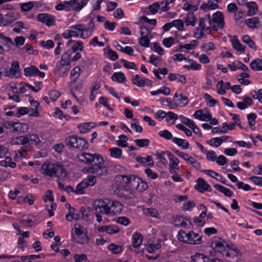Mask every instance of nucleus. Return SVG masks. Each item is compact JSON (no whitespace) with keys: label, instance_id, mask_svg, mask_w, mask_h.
<instances>
[{"label":"nucleus","instance_id":"864d4df0","mask_svg":"<svg viewBox=\"0 0 262 262\" xmlns=\"http://www.w3.org/2000/svg\"><path fill=\"white\" fill-rule=\"evenodd\" d=\"M28 151V147L27 146L21 147L20 149L16 151L15 156L14 157L15 160H16L24 157V153L27 152Z\"/></svg>","mask_w":262,"mask_h":262},{"label":"nucleus","instance_id":"9b49d317","mask_svg":"<svg viewBox=\"0 0 262 262\" xmlns=\"http://www.w3.org/2000/svg\"><path fill=\"white\" fill-rule=\"evenodd\" d=\"M111 203V200L108 199L97 200L94 202L93 208L95 212L102 214L110 215Z\"/></svg>","mask_w":262,"mask_h":262},{"label":"nucleus","instance_id":"f8f14e48","mask_svg":"<svg viewBox=\"0 0 262 262\" xmlns=\"http://www.w3.org/2000/svg\"><path fill=\"white\" fill-rule=\"evenodd\" d=\"M100 155L98 154H92L89 152H83L77 155L78 161L81 163L92 165Z\"/></svg>","mask_w":262,"mask_h":262},{"label":"nucleus","instance_id":"6e6552de","mask_svg":"<svg viewBox=\"0 0 262 262\" xmlns=\"http://www.w3.org/2000/svg\"><path fill=\"white\" fill-rule=\"evenodd\" d=\"M20 76V67L18 61H13L8 70L6 68L0 69V77L2 76L9 77L11 78H17Z\"/></svg>","mask_w":262,"mask_h":262},{"label":"nucleus","instance_id":"774afa93","mask_svg":"<svg viewBox=\"0 0 262 262\" xmlns=\"http://www.w3.org/2000/svg\"><path fill=\"white\" fill-rule=\"evenodd\" d=\"M159 8L160 5L158 2L154 3L152 5H149L147 8L149 10L150 13L152 14H156Z\"/></svg>","mask_w":262,"mask_h":262},{"label":"nucleus","instance_id":"1a4fd4ad","mask_svg":"<svg viewBox=\"0 0 262 262\" xmlns=\"http://www.w3.org/2000/svg\"><path fill=\"white\" fill-rule=\"evenodd\" d=\"M66 143L68 146L80 150L87 149L89 147L88 142L86 140L76 136L69 137L66 139Z\"/></svg>","mask_w":262,"mask_h":262},{"label":"nucleus","instance_id":"dca6fc26","mask_svg":"<svg viewBox=\"0 0 262 262\" xmlns=\"http://www.w3.org/2000/svg\"><path fill=\"white\" fill-rule=\"evenodd\" d=\"M134 176H124L119 175L116 177L115 180L119 183L121 186L126 187L125 190H127V188H130V182L133 179Z\"/></svg>","mask_w":262,"mask_h":262},{"label":"nucleus","instance_id":"c85d7f7f","mask_svg":"<svg viewBox=\"0 0 262 262\" xmlns=\"http://www.w3.org/2000/svg\"><path fill=\"white\" fill-rule=\"evenodd\" d=\"M173 224L175 227H185L187 225L186 219L182 216H176L173 217Z\"/></svg>","mask_w":262,"mask_h":262},{"label":"nucleus","instance_id":"412c9836","mask_svg":"<svg viewBox=\"0 0 262 262\" xmlns=\"http://www.w3.org/2000/svg\"><path fill=\"white\" fill-rule=\"evenodd\" d=\"M31 108L29 111L30 116L38 117L39 116V112L41 110V107L38 101L32 100L30 101Z\"/></svg>","mask_w":262,"mask_h":262},{"label":"nucleus","instance_id":"603ef678","mask_svg":"<svg viewBox=\"0 0 262 262\" xmlns=\"http://www.w3.org/2000/svg\"><path fill=\"white\" fill-rule=\"evenodd\" d=\"M204 98L206 101L207 104L210 107L214 106L215 104L217 103V101L215 99H213L211 95L208 93L204 94Z\"/></svg>","mask_w":262,"mask_h":262},{"label":"nucleus","instance_id":"3c124183","mask_svg":"<svg viewBox=\"0 0 262 262\" xmlns=\"http://www.w3.org/2000/svg\"><path fill=\"white\" fill-rule=\"evenodd\" d=\"M88 187L84 182L83 180L81 182L78 184L76 187V189L74 190V192L76 194H83L84 193V189Z\"/></svg>","mask_w":262,"mask_h":262},{"label":"nucleus","instance_id":"79ce46f5","mask_svg":"<svg viewBox=\"0 0 262 262\" xmlns=\"http://www.w3.org/2000/svg\"><path fill=\"white\" fill-rule=\"evenodd\" d=\"M213 186L216 190H219L222 193H223L224 195L230 197L233 194V192L231 190L222 185L214 184Z\"/></svg>","mask_w":262,"mask_h":262},{"label":"nucleus","instance_id":"4c0bfd02","mask_svg":"<svg viewBox=\"0 0 262 262\" xmlns=\"http://www.w3.org/2000/svg\"><path fill=\"white\" fill-rule=\"evenodd\" d=\"M250 67L251 69L254 71H262V60L259 58H256L252 60L250 64Z\"/></svg>","mask_w":262,"mask_h":262},{"label":"nucleus","instance_id":"e2e57ef3","mask_svg":"<svg viewBox=\"0 0 262 262\" xmlns=\"http://www.w3.org/2000/svg\"><path fill=\"white\" fill-rule=\"evenodd\" d=\"M161 241L160 240V241L157 244H154V243L150 244L147 248V251L150 253H154L155 250L159 249L160 248H161V245L160 243Z\"/></svg>","mask_w":262,"mask_h":262},{"label":"nucleus","instance_id":"c756f323","mask_svg":"<svg viewBox=\"0 0 262 262\" xmlns=\"http://www.w3.org/2000/svg\"><path fill=\"white\" fill-rule=\"evenodd\" d=\"M184 20L187 26L194 27L198 19L193 13H188L184 17Z\"/></svg>","mask_w":262,"mask_h":262},{"label":"nucleus","instance_id":"49530a36","mask_svg":"<svg viewBox=\"0 0 262 262\" xmlns=\"http://www.w3.org/2000/svg\"><path fill=\"white\" fill-rule=\"evenodd\" d=\"M143 213L146 215L154 217H158L159 214L156 209L153 208H145L143 210Z\"/></svg>","mask_w":262,"mask_h":262},{"label":"nucleus","instance_id":"72a5a7b5","mask_svg":"<svg viewBox=\"0 0 262 262\" xmlns=\"http://www.w3.org/2000/svg\"><path fill=\"white\" fill-rule=\"evenodd\" d=\"M26 138H27V144H33L35 145H37L41 142L38 136L36 134H27L26 135Z\"/></svg>","mask_w":262,"mask_h":262},{"label":"nucleus","instance_id":"13d9d810","mask_svg":"<svg viewBox=\"0 0 262 262\" xmlns=\"http://www.w3.org/2000/svg\"><path fill=\"white\" fill-rule=\"evenodd\" d=\"M179 118L181 120V121L188 126L189 127H192V126H194L195 123L191 119H190L186 117L181 115L179 116Z\"/></svg>","mask_w":262,"mask_h":262},{"label":"nucleus","instance_id":"ea45409f","mask_svg":"<svg viewBox=\"0 0 262 262\" xmlns=\"http://www.w3.org/2000/svg\"><path fill=\"white\" fill-rule=\"evenodd\" d=\"M198 44V41L196 40H192L189 43H187L184 45H180L176 51H180L182 49H186L187 50H190L194 49Z\"/></svg>","mask_w":262,"mask_h":262},{"label":"nucleus","instance_id":"c9c22d12","mask_svg":"<svg viewBox=\"0 0 262 262\" xmlns=\"http://www.w3.org/2000/svg\"><path fill=\"white\" fill-rule=\"evenodd\" d=\"M143 236L141 234L135 232L133 235V246L134 248H138L143 242Z\"/></svg>","mask_w":262,"mask_h":262},{"label":"nucleus","instance_id":"4be33fe9","mask_svg":"<svg viewBox=\"0 0 262 262\" xmlns=\"http://www.w3.org/2000/svg\"><path fill=\"white\" fill-rule=\"evenodd\" d=\"M193 117L195 119H199L201 121H208L210 120L212 117V115L209 112L203 113L202 110H198L194 113Z\"/></svg>","mask_w":262,"mask_h":262},{"label":"nucleus","instance_id":"aec40b11","mask_svg":"<svg viewBox=\"0 0 262 262\" xmlns=\"http://www.w3.org/2000/svg\"><path fill=\"white\" fill-rule=\"evenodd\" d=\"M37 19L39 21L45 24L48 26H52L54 25L55 19L54 17L47 13H41L38 15Z\"/></svg>","mask_w":262,"mask_h":262},{"label":"nucleus","instance_id":"0eeeda50","mask_svg":"<svg viewBox=\"0 0 262 262\" xmlns=\"http://www.w3.org/2000/svg\"><path fill=\"white\" fill-rule=\"evenodd\" d=\"M178 238L180 241L189 244H199L201 243V237L193 231L186 233L185 231L180 230Z\"/></svg>","mask_w":262,"mask_h":262},{"label":"nucleus","instance_id":"a18cd8bd","mask_svg":"<svg viewBox=\"0 0 262 262\" xmlns=\"http://www.w3.org/2000/svg\"><path fill=\"white\" fill-rule=\"evenodd\" d=\"M167 152H170L169 151H163L161 153H157L155 154V156L157 157L159 161L158 163L159 165H165L167 164L168 162L167 159L164 157L165 155H167Z\"/></svg>","mask_w":262,"mask_h":262},{"label":"nucleus","instance_id":"5701e85b","mask_svg":"<svg viewBox=\"0 0 262 262\" xmlns=\"http://www.w3.org/2000/svg\"><path fill=\"white\" fill-rule=\"evenodd\" d=\"M243 101L237 102L236 106L237 108L241 110H245L253 104V100L251 98L248 96H244L242 98Z\"/></svg>","mask_w":262,"mask_h":262},{"label":"nucleus","instance_id":"de8ad7c7","mask_svg":"<svg viewBox=\"0 0 262 262\" xmlns=\"http://www.w3.org/2000/svg\"><path fill=\"white\" fill-rule=\"evenodd\" d=\"M0 164L3 166H9L12 168H15L16 165V163L12 161V159L10 157H6L5 160L0 161Z\"/></svg>","mask_w":262,"mask_h":262},{"label":"nucleus","instance_id":"2eb2a0df","mask_svg":"<svg viewBox=\"0 0 262 262\" xmlns=\"http://www.w3.org/2000/svg\"><path fill=\"white\" fill-rule=\"evenodd\" d=\"M192 262H223L220 259L209 258L202 253H195L191 256Z\"/></svg>","mask_w":262,"mask_h":262},{"label":"nucleus","instance_id":"39448f33","mask_svg":"<svg viewBox=\"0 0 262 262\" xmlns=\"http://www.w3.org/2000/svg\"><path fill=\"white\" fill-rule=\"evenodd\" d=\"M71 60V55L68 52L64 53L60 60L57 63L55 73H57L60 77L67 76L68 72L70 70Z\"/></svg>","mask_w":262,"mask_h":262},{"label":"nucleus","instance_id":"20e7f679","mask_svg":"<svg viewBox=\"0 0 262 262\" xmlns=\"http://www.w3.org/2000/svg\"><path fill=\"white\" fill-rule=\"evenodd\" d=\"M71 235L73 241L79 244H86L90 241L86 229L78 223L75 224L72 229Z\"/></svg>","mask_w":262,"mask_h":262},{"label":"nucleus","instance_id":"bf43d9fd","mask_svg":"<svg viewBox=\"0 0 262 262\" xmlns=\"http://www.w3.org/2000/svg\"><path fill=\"white\" fill-rule=\"evenodd\" d=\"M108 249L109 250L111 251L113 253L115 254H118L121 252L122 249V247L119 245H115L113 243L111 244L108 246Z\"/></svg>","mask_w":262,"mask_h":262},{"label":"nucleus","instance_id":"6e6d98bb","mask_svg":"<svg viewBox=\"0 0 262 262\" xmlns=\"http://www.w3.org/2000/svg\"><path fill=\"white\" fill-rule=\"evenodd\" d=\"M120 62L123 64L124 67L127 69H133L137 70V67L136 64L133 62H129L124 59H121Z\"/></svg>","mask_w":262,"mask_h":262},{"label":"nucleus","instance_id":"e433bc0d","mask_svg":"<svg viewBox=\"0 0 262 262\" xmlns=\"http://www.w3.org/2000/svg\"><path fill=\"white\" fill-rule=\"evenodd\" d=\"M27 138L26 135L20 136L11 139V144L12 145H26Z\"/></svg>","mask_w":262,"mask_h":262},{"label":"nucleus","instance_id":"9d476101","mask_svg":"<svg viewBox=\"0 0 262 262\" xmlns=\"http://www.w3.org/2000/svg\"><path fill=\"white\" fill-rule=\"evenodd\" d=\"M209 25L215 31L219 29H223L225 26L224 15L223 13L217 11L211 16L210 15Z\"/></svg>","mask_w":262,"mask_h":262},{"label":"nucleus","instance_id":"58836bf2","mask_svg":"<svg viewBox=\"0 0 262 262\" xmlns=\"http://www.w3.org/2000/svg\"><path fill=\"white\" fill-rule=\"evenodd\" d=\"M246 24L250 28L252 29L257 28L260 26L259 19L256 17L246 19Z\"/></svg>","mask_w":262,"mask_h":262},{"label":"nucleus","instance_id":"4d7b16f0","mask_svg":"<svg viewBox=\"0 0 262 262\" xmlns=\"http://www.w3.org/2000/svg\"><path fill=\"white\" fill-rule=\"evenodd\" d=\"M223 142V140L219 137L213 138L208 141V143L212 146L219 147L220 146Z\"/></svg>","mask_w":262,"mask_h":262},{"label":"nucleus","instance_id":"f257e3e1","mask_svg":"<svg viewBox=\"0 0 262 262\" xmlns=\"http://www.w3.org/2000/svg\"><path fill=\"white\" fill-rule=\"evenodd\" d=\"M43 174L49 177H56L64 180L67 177V173L64 167L60 164L51 162H46L41 167Z\"/></svg>","mask_w":262,"mask_h":262},{"label":"nucleus","instance_id":"f3484780","mask_svg":"<svg viewBox=\"0 0 262 262\" xmlns=\"http://www.w3.org/2000/svg\"><path fill=\"white\" fill-rule=\"evenodd\" d=\"M226 245V242L221 239L213 241L211 244L212 248L215 251L222 253L223 255H224L227 249Z\"/></svg>","mask_w":262,"mask_h":262},{"label":"nucleus","instance_id":"bb28decb","mask_svg":"<svg viewBox=\"0 0 262 262\" xmlns=\"http://www.w3.org/2000/svg\"><path fill=\"white\" fill-rule=\"evenodd\" d=\"M231 41L233 49L237 52L244 53L245 51V46L241 43L236 36H233L231 39Z\"/></svg>","mask_w":262,"mask_h":262},{"label":"nucleus","instance_id":"09e8293b","mask_svg":"<svg viewBox=\"0 0 262 262\" xmlns=\"http://www.w3.org/2000/svg\"><path fill=\"white\" fill-rule=\"evenodd\" d=\"M130 127L137 133H141L143 130L142 126L139 125V121L137 118H133L132 119Z\"/></svg>","mask_w":262,"mask_h":262},{"label":"nucleus","instance_id":"7c9ffc66","mask_svg":"<svg viewBox=\"0 0 262 262\" xmlns=\"http://www.w3.org/2000/svg\"><path fill=\"white\" fill-rule=\"evenodd\" d=\"M137 162L142 164L144 166H154V162L151 156H148L146 158L138 157L136 158Z\"/></svg>","mask_w":262,"mask_h":262},{"label":"nucleus","instance_id":"a211bd4d","mask_svg":"<svg viewBox=\"0 0 262 262\" xmlns=\"http://www.w3.org/2000/svg\"><path fill=\"white\" fill-rule=\"evenodd\" d=\"M195 188L201 193L204 192L205 191L211 192L212 190L210 185L202 178H199L196 180V184L195 186Z\"/></svg>","mask_w":262,"mask_h":262},{"label":"nucleus","instance_id":"338daca9","mask_svg":"<svg viewBox=\"0 0 262 262\" xmlns=\"http://www.w3.org/2000/svg\"><path fill=\"white\" fill-rule=\"evenodd\" d=\"M119 228L116 225L107 226L106 233L108 234H116L119 232Z\"/></svg>","mask_w":262,"mask_h":262},{"label":"nucleus","instance_id":"4468645a","mask_svg":"<svg viewBox=\"0 0 262 262\" xmlns=\"http://www.w3.org/2000/svg\"><path fill=\"white\" fill-rule=\"evenodd\" d=\"M167 157L169 160V171L171 173L178 174L179 172V160L171 152H167Z\"/></svg>","mask_w":262,"mask_h":262},{"label":"nucleus","instance_id":"2f4dec72","mask_svg":"<svg viewBox=\"0 0 262 262\" xmlns=\"http://www.w3.org/2000/svg\"><path fill=\"white\" fill-rule=\"evenodd\" d=\"M247 7L248 8L247 15L248 16H253L256 14L258 12V6L254 2L251 1L247 3Z\"/></svg>","mask_w":262,"mask_h":262},{"label":"nucleus","instance_id":"5fc2aeb1","mask_svg":"<svg viewBox=\"0 0 262 262\" xmlns=\"http://www.w3.org/2000/svg\"><path fill=\"white\" fill-rule=\"evenodd\" d=\"M0 42L5 46L8 45L9 43L14 45V42L11 38L4 35L2 33H0Z\"/></svg>","mask_w":262,"mask_h":262},{"label":"nucleus","instance_id":"7ed1b4c3","mask_svg":"<svg viewBox=\"0 0 262 262\" xmlns=\"http://www.w3.org/2000/svg\"><path fill=\"white\" fill-rule=\"evenodd\" d=\"M88 171L97 177H105L108 174V169L103 158L100 155L97 159L88 168Z\"/></svg>","mask_w":262,"mask_h":262},{"label":"nucleus","instance_id":"37998d69","mask_svg":"<svg viewBox=\"0 0 262 262\" xmlns=\"http://www.w3.org/2000/svg\"><path fill=\"white\" fill-rule=\"evenodd\" d=\"M33 215H29L26 217H24L20 220V223L23 226L26 227H31L33 224Z\"/></svg>","mask_w":262,"mask_h":262},{"label":"nucleus","instance_id":"423d86ee","mask_svg":"<svg viewBox=\"0 0 262 262\" xmlns=\"http://www.w3.org/2000/svg\"><path fill=\"white\" fill-rule=\"evenodd\" d=\"M210 14H208L203 17H200L198 19V26L195 28L193 31V36L198 39L202 38L204 35V32L208 34L211 33L210 27H206V23L209 24Z\"/></svg>","mask_w":262,"mask_h":262},{"label":"nucleus","instance_id":"0e129e2a","mask_svg":"<svg viewBox=\"0 0 262 262\" xmlns=\"http://www.w3.org/2000/svg\"><path fill=\"white\" fill-rule=\"evenodd\" d=\"M224 81L223 80H220L216 84V90L217 93L220 95H224L226 93V91L225 90V88L224 85Z\"/></svg>","mask_w":262,"mask_h":262},{"label":"nucleus","instance_id":"473e14b6","mask_svg":"<svg viewBox=\"0 0 262 262\" xmlns=\"http://www.w3.org/2000/svg\"><path fill=\"white\" fill-rule=\"evenodd\" d=\"M172 141L174 143L183 149H187L189 147V143L185 139L174 137L172 138Z\"/></svg>","mask_w":262,"mask_h":262},{"label":"nucleus","instance_id":"052dcab7","mask_svg":"<svg viewBox=\"0 0 262 262\" xmlns=\"http://www.w3.org/2000/svg\"><path fill=\"white\" fill-rule=\"evenodd\" d=\"M187 163L188 164H190L194 168H195L196 170H200L201 167L200 163L195 160L194 158H193L192 157H190L187 162Z\"/></svg>","mask_w":262,"mask_h":262},{"label":"nucleus","instance_id":"8fccbe9b","mask_svg":"<svg viewBox=\"0 0 262 262\" xmlns=\"http://www.w3.org/2000/svg\"><path fill=\"white\" fill-rule=\"evenodd\" d=\"M119 140L116 141V144L122 147H126L128 144L126 143L127 137L124 135H121L119 137Z\"/></svg>","mask_w":262,"mask_h":262},{"label":"nucleus","instance_id":"69168bd1","mask_svg":"<svg viewBox=\"0 0 262 262\" xmlns=\"http://www.w3.org/2000/svg\"><path fill=\"white\" fill-rule=\"evenodd\" d=\"M96 176L94 174L90 175L86 179L84 180V182L86 184L87 186H94L96 182Z\"/></svg>","mask_w":262,"mask_h":262},{"label":"nucleus","instance_id":"cd10ccee","mask_svg":"<svg viewBox=\"0 0 262 262\" xmlns=\"http://www.w3.org/2000/svg\"><path fill=\"white\" fill-rule=\"evenodd\" d=\"M79 130L81 134H85L91 131L95 127V124L93 122H86L81 123L78 125Z\"/></svg>","mask_w":262,"mask_h":262},{"label":"nucleus","instance_id":"393cba45","mask_svg":"<svg viewBox=\"0 0 262 262\" xmlns=\"http://www.w3.org/2000/svg\"><path fill=\"white\" fill-rule=\"evenodd\" d=\"M132 81L134 84L139 87H143L150 82V80L148 79H143L138 75L132 76Z\"/></svg>","mask_w":262,"mask_h":262},{"label":"nucleus","instance_id":"6ab92c4d","mask_svg":"<svg viewBox=\"0 0 262 262\" xmlns=\"http://www.w3.org/2000/svg\"><path fill=\"white\" fill-rule=\"evenodd\" d=\"M24 74L25 76L28 77L39 76L40 77H44L45 74L40 72L35 66H31L24 69Z\"/></svg>","mask_w":262,"mask_h":262},{"label":"nucleus","instance_id":"680f3d73","mask_svg":"<svg viewBox=\"0 0 262 262\" xmlns=\"http://www.w3.org/2000/svg\"><path fill=\"white\" fill-rule=\"evenodd\" d=\"M134 142L139 147L147 146L150 142L147 139H136Z\"/></svg>","mask_w":262,"mask_h":262},{"label":"nucleus","instance_id":"a878e982","mask_svg":"<svg viewBox=\"0 0 262 262\" xmlns=\"http://www.w3.org/2000/svg\"><path fill=\"white\" fill-rule=\"evenodd\" d=\"M110 215L117 214L120 213L123 209L122 204L118 201H111L110 206Z\"/></svg>","mask_w":262,"mask_h":262},{"label":"nucleus","instance_id":"ddd939ff","mask_svg":"<svg viewBox=\"0 0 262 262\" xmlns=\"http://www.w3.org/2000/svg\"><path fill=\"white\" fill-rule=\"evenodd\" d=\"M88 0L66 1L68 11H80L86 4Z\"/></svg>","mask_w":262,"mask_h":262},{"label":"nucleus","instance_id":"a19ab883","mask_svg":"<svg viewBox=\"0 0 262 262\" xmlns=\"http://www.w3.org/2000/svg\"><path fill=\"white\" fill-rule=\"evenodd\" d=\"M113 81L118 83H123L126 80V77L124 73L120 72L114 73L111 77Z\"/></svg>","mask_w":262,"mask_h":262},{"label":"nucleus","instance_id":"f704fd0d","mask_svg":"<svg viewBox=\"0 0 262 262\" xmlns=\"http://www.w3.org/2000/svg\"><path fill=\"white\" fill-rule=\"evenodd\" d=\"M224 254H225L226 256L227 257H237V258H240L242 256V254L241 252L239 251V250L237 248H229L228 249H226V251Z\"/></svg>","mask_w":262,"mask_h":262},{"label":"nucleus","instance_id":"c03bdc74","mask_svg":"<svg viewBox=\"0 0 262 262\" xmlns=\"http://www.w3.org/2000/svg\"><path fill=\"white\" fill-rule=\"evenodd\" d=\"M110 156L112 158L120 159L122 156V150L118 147H113L109 149Z\"/></svg>","mask_w":262,"mask_h":262},{"label":"nucleus","instance_id":"f03ea898","mask_svg":"<svg viewBox=\"0 0 262 262\" xmlns=\"http://www.w3.org/2000/svg\"><path fill=\"white\" fill-rule=\"evenodd\" d=\"M148 187L147 184L139 177L133 176V179L130 182V190H124L123 193V197L126 199H131L135 197V190L139 192L145 191Z\"/></svg>","mask_w":262,"mask_h":262},{"label":"nucleus","instance_id":"b1692460","mask_svg":"<svg viewBox=\"0 0 262 262\" xmlns=\"http://www.w3.org/2000/svg\"><path fill=\"white\" fill-rule=\"evenodd\" d=\"M19 14L18 12H8L5 14L4 26L11 24L13 21L19 18Z\"/></svg>","mask_w":262,"mask_h":262}]
</instances>
